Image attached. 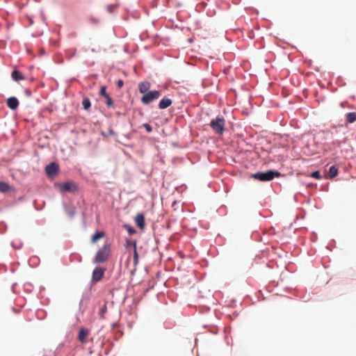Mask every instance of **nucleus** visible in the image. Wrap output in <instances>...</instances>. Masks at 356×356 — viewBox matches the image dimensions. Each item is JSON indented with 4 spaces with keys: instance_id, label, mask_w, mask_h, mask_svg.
Instances as JSON below:
<instances>
[{
    "instance_id": "f257e3e1",
    "label": "nucleus",
    "mask_w": 356,
    "mask_h": 356,
    "mask_svg": "<svg viewBox=\"0 0 356 356\" xmlns=\"http://www.w3.org/2000/svg\"><path fill=\"white\" fill-rule=\"evenodd\" d=\"M110 253V245L104 244L96 253L94 259V263L99 264L106 261Z\"/></svg>"
},
{
    "instance_id": "f03ea898",
    "label": "nucleus",
    "mask_w": 356,
    "mask_h": 356,
    "mask_svg": "<svg viewBox=\"0 0 356 356\" xmlns=\"http://www.w3.org/2000/svg\"><path fill=\"white\" fill-rule=\"evenodd\" d=\"M55 187L60 192H70L75 193L78 191L79 188L76 184L72 181H68L64 183L56 184Z\"/></svg>"
},
{
    "instance_id": "7ed1b4c3",
    "label": "nucleus",
    "mask_w": 356,
    "mask_h": 356,
    "mask_svg": "<svg viewBox=\"0 0 356 356\" xmlns=\"http://www.w3.org/2000/svg\"><path fill=\"white\" fill-rule=\"evenodd\" d=\"M280 172L273 170H268L267 172H257L252 175V177L261 181H270L275 177H278Z\"/></svg>"
},
{
    "instance_id": "20e7f679",
    "label": "nucleus",
    "mask_w": 356,
    "mask_h": 356,
    "mask_svg": "<svg viewBox=\"0 0 356 356\" xmlns=\"http://www.w3.org/2000/svg\"><path fill=\"white\" fill-rule=\"evenodd\" d=\"M225 119L223 118L217 117L210 122V126L216 134H222L225 129Z\"/></svg>"
},
{
    "instance_id": "39448f33",
    "label": "nucleus",
    "mask_w": 356,
    "mask_h": 356,
    "mask_svg": "<svg viewBox=\"0 0 356 356\" xmlns=\"http://www.w3.org/2000/svg\"><path fill=\"white\" fill-rule=\"evenodd\" d=\"M160 96V91L151 90L143 95L141 97V102L145 105H147L152 102L154 100L159 99Z\"/></svg>"
},
{
    "instance_id": "423d86ee",
    "label": "nucleus",
    "mask_w": 356,
    "mask_h": 356,
    "mask_svg": "<svg viewBox=\"0 0 356 356\" xmlns=\"http://www.w3.org/2000/svg\"><path fill=\"white\" fill-rule=\"evenodd\" d=\"M105 269L101 267H97L94 269L92 275V280L94 282L100 281L104 277Z\"/></svg>"
},
{
    "instance_id": "0eeeda50",
    "label": "nucleus",
    "mask_w": 356,
    "mask_h": 356,
    "mask_svg": "<svg viewBox=\"0 0 356 356\" xmlns=\"http://www.w3.org/2000/svg\"><path fill=\"white\" fill-rule=\"evenodd\" d=\"M58 171V165L54 162L49 163L45 168V172L49 177L55 176L57 174Z\"/></svg>"
},
{
    "instance_id": "6e6552de",
    "label": "nucleus",
    "mask_w": 356,
    "mask_h": 356,
    "mask_svg": "<svg viewBox=\"0 0 356 356\" xmlns=\"http://www.w3.org/2000/svg\"><path fill=\"white\" fill-rule=\"evenodd\" d=\"M151 84L148 81L140 82L138 84V90L140 93L145 95L149 92Z\"/></svg>"
},
{
    "instance_id": "1a4fd4ad",
    "label": "nucleus",
    "mask_w": 356,
    "mask_h": 356,
    "mask_svg": "<svg viewBox=\"0 0 356 356\" xmlns=\"http://www.w3.org/2000/svg\"><path fill=\"white\" fill-rule=\"evenodd\" d=\"M135 223L137 225L138 227L140 229H143L145 222V217L143 213H138L137 216L135 218Z\"/></svg>"
},
{
    "instance_id": "9d476101",
    "label": "nucleus",
    "mask_w": 356,
    "mask_h": 356,
    "mask_svg": "<svg viewBox=\"0 0 356 356\" xmlns=\"http://www.w3.org/2000/svg\"><path fill=\"white\" fill-rule=\"evenodd\" d=\"M7 106L12 110H15L19 106V101L15 97H9L7 99Z\"/></svg>"
},
{
    "instance_id": "9b49d317",
    "label": "nucleus",
    "mask_w": 356,
    "mask_h": 356,
    "mask_svg": "<svg viewBox=\"0 0 356 356\" xmlns=\"http://www.w3.org/2000/svg\"><path fill=\"white\" fill-rule=\"evenodd\" d=\"M172 103V102L170 99L164 97L160 101L159 106L161 109H164L170 106Z\"/></svg>"
},
{
    "instance_id": "f8f14e48",
    "label": "nucleus",
    "mask_w": 356,
    "mask_h": 356,
    "mask_svg": "<svg viewBox=\"0 0 356 356\" xmlns=\"http://www.w3.org/2000/svg\"><path fill=\"white\" fill-rule=\"evenodd\" d=\"M11 76H12L13 79L16 81H19L24 79V76L22 74V73L18 70L13 71V72L11 74Z\"/></svg>"
},
{
    "instance_id": "ddd939ff",
    "label": "nucleus",
    "mask_w": 356,
    "mask_h": 356,
    "mask_svg": "<svg viewBox=\"0 0 356 356\" xmlns=\"http://www.w3.org/2000/svg\"><path fill=\"white\" fill-rule=\"evenodd\" d=\"M88 335V331L87 330H85L84 328H81L79 332V340L81 342L84 343L86 341V339Z\"/></svg>"
},
{
    "instance_id": "4468645a",
    "label": "nucleus",
    "mask_w": 356,
    "mask_h": 356,
    "mask_svg": "<svg viewBox=\"0 0 356 356\" xmlns=\"http://www.w3.org/2000/svg\"><path fill=\"white\" fill-rule=\"evenodd\" d=\"M12 191L11 186L3 181H0V192L1 193H8Z\"/></svg>"
},
{
    "instance_id": "2eb2a0df",
    "label": "nucleus",
    "mask_w": 356,
    "mask_h": 356,
    "mask_svg": "<svg viewBox=\"0 0 356 356\" xmlns=\"http://www.w3.org/2000/svg\"><path fill=\"white\" fill-rule=\"evenodd\" d=\"M346 121L348 123H353L356 122V113L355 112H350L348 113L346 115Z\"/></svg>"
},
{
    "instance_id": "dca6fc26",
    "label": "nucleus",
    "mask_w": 356,
    "mask_h": 356,
    "mask_svg": "<svg viewBox=\"0 0 356 356\" xmlns=\"http://www.w3.org/2000/svg\"><path fill=\"white\" fill-rule=\"evenodd\" d=\"M104 236V233L102 232H97L95 234L92 235L91 241L92 243H95L98 239L103 238Z\"/></svg>"
},
{
    "instance_id": "f3484780",
    "label": "nucleus",
    "mask_w": 356,
    "mask_h": 356,
    "mask_svg": "<svg viewBox=\"0 0 356 356\" xmlns=\"http://www.w3.org/2000/svg\"><path fill=\"white\" fill-rule=\"evenodd\" d=\"M338 168L336 165H332L329 169V176L332 178L337 176Z\"/></svg>"
},
{
    "instance_id": "a211bd4d",
    "label": "nucleus",
    "mask_w": 356,
    "mask_h": 356,
    "mask_svg": "<svg viewBox=\"0 0 356 356\" xmlns=\"http://www.w3.org/2000/svg\"><path fill=\"white\" fill-rule=\"evenodd\" d=\"M82 105L85 110H88L90 108V101L88 98H84L82 101Z\"/></svg>"
},
{
    "instance_id": "6ab92c4d",
    "label": "nucleus",
    "mask_w": 356,
    "mask_h": 356,
    "mask_svg": "<svg viewBox=\"0 0 356 356\" xmlns=\"http://www.w3.org/2000/svg\"><path fill=\"white\" fill-rule=\"evenodd\" d=\"M133 257H134V265L136 267L138 264V259H139V256H138V253L137 252L136 248L134 249Z\"/></svg>"
},
{
    "instance_id": "aec40b11",
    "label": "nucleus",
    "mask_w": 356,
    "mask_h": 356,
    "mask_svg": "<svg viewBox=\"0 0 356 356\" xmlns=\"http://www.w3.org/2000/svg\"><path fill=\"white\" fill-rule=\"evenodd\" d=\"M132 247L133 249L136 248V241H132V240H127V248Z\"/></svg>"
},
{
    "instance_id": "412c9836",
    "label": "nucleus",
    "mask_w": 356,
    "mask_h": 356,
    "mask_svg": "<svg viewBox=\"0 0 356 356\" xmlns=\"http://www.w3.org/2000/svg\"><path fill=\"white\" fill-rule=\"evenodd\" d=\"M106 312H107V307H106V304H104V305L102 307V308L100 309V310H99V315H100V317H101L102 318H104V314H105Z\"/></svg>"
},
{
    "instance_id": "4be33fe9",
    "label": "nucleus",
    "mask_w": 356,
    "mask_h": 356,
    "mask_svg": "<svg viewBox=\"0 0 356 356\" xmlns=\"http://www.w3.org/2000/svg\"><path fill=\"white\" fill-rule=\"evenodd\" d=\"M99 94L101 96L106 97V95H108L106 92V86H102L100 89Z\"/></svg>"
},
{
    "instance_id": "5701e85b",
    "label": "nucleus",
    "mask_w": 356,
    "mask_h": 356,
    "mask_svg": "<svg viewBox=\"0 0 356 356\" xmlns=\"http://www.w3.org/2000/svg\"><path fill=\"white\" fill-rule=\"evenodd\" d=\"M105 99H106V105L109 107L112 106L113 104V102L111 97L109 96V95H106Z\"/></svg>"
},
{
    "instance_id": "b1692460",
    "label": "nucleus",
    "mask_w": 356,
    "mask_h": 356,
    "mask_svg": "<svg viewBox=\"0 0 356 356\" xmlns=\"http://www.w3.org/2000/svg\"><path fill=\"white\" fill-rule=\"evenodd\" d=\"M310 176L313 178L320 179L321 178L319 171H315L311 173Z\"/></svg>"
},
{
    "instance_id": "393cba45",
    "label": "nucleus",
    "mask_w": 356,
    "mask_h": 356,
    "mask_svg": "<svg viewBox=\"0 0 356 356\" xmlns=\"http://www.w3.org/2000/svg\"><path fill=\"white\" fill-rule=\"evenodd\" d=\"M143 127L146 129V131L148 133L152 132V128L149 124H147V123L143 124Z\"/></svg>"
},
{
    "instance_id": "a878e982",
    "label": "nucleus",
    "mask_w": 356,
    "mask_h": 356,
    "mask_svg": "<svg viewBox=\"0 0 356 356\" xmlns=\"http://www.w3.org/2000/svg\"><path fill=\"white\" fill-rule=\"evenodd\" d=\"M75 213L76 211L74 208L70 209V210L68 211L70 218H72L74 216Z\"/></svg>"
},
{
    "instance_id": "bb28decb",
    "label": "nucleus",
    "mask_w": 356,
    "mask_h": 356,
    "mask_svg": "<svg viewBox=\"0 0 356 356\" xmlns=\"http://www.w3.org/2000/svg\"><path fill=\"white\" fill-rule=\"evenodd\" d=\"M117 85L119 88H122L124 85V81L122 79L118 81Z\"/></svg>"
},
{
    "instance_id": "cd10ccee",
    "label": "nucleus",
    "mask_w": 356,
    "mask_h": 356,
    "mask_svg": "<svg viewBox=\"0 0 356 356\" xmlns=\"http://www.w3.org/2000/svg\"><path fill=\"white\" fill-rule=\"evenodd\" d=\"M128 232L129 234H134L136 232L135 229L131 227H129L128 229H127Z\"/></svg>"
},
{
    "instance_id": "c85d7f7f",
    "label": "nucleus",
    "mask_w": 356,
    "mask_h": 356,
    "mask_svg": "<svg viewBox=\"0 0 356 356\" xmlns=\"http://www.w3.org/2000/svg\"><path fill=\"white\" fill-rule=\"evenodd\" d=\"M109 134H110L111 135H114V134H115V132H114V131H113L112 129H111L109 130Z\"/></svg>"
}]
</instances>
